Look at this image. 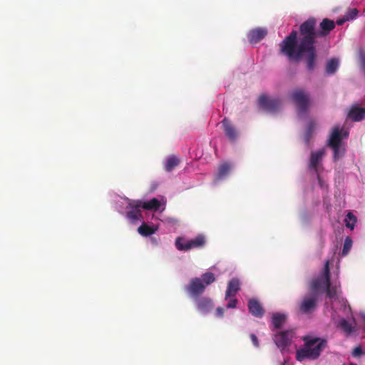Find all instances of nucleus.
Wrapping results in <instances>:
<instances>
[{"label": "nucleus", "instance_id": "423d86ee", "mask_svg": "<svg viewBox=\"0 0 365 365\" xmlns=\"http://www.w3.org/2000/svg\"><path fill=\"white\" fill-rule=\"evenodd\" d=\"M259 106L263 110L270 112H277L282 107V101L278 98H270L266 95H261L258 98Z\"/></svg>", "mask_w": 365, "mask_h": 365}, {"label": "nucleus", "instance_id": "4468645a", "mask_svg": "<svg viewBox=\"0 0 365 365\" xmlns=\"http://www.w3.org/2000/svg\"><path fill=\"white\" fill-rule=\"evenodd\" d=\"M267 34V31L263 28H257L251 30L248 34L250 43H257L263 39Z\"/></svg>", "mask_w": 365, "mask_h": 365}, {"label": "nucleus", "instance_id": "393cba45", "mask_svg": "<svg viewBox=\"0 0 365 365\" xmlns=\"http://www.w3.org/2000/svg\"><path fill=\"white\" fill-rule=\"evenodd\" d=\"M131 210L128 211L126 214V216L128 219L131 220H138L143 217L141 214V207H130Z\"/></svg>", "mask_w": 365, "mask_h": 365}, {"label": "nucleus", "instance_id": "1a4fd4ad", "mask_svg": "<svg viewBox=\"0 0 365 365\" xmlns=\"http://www.w3.org/2000/svg\"><path fill=\"white\" fill-rule=\"evenodd\" d=\"M325 155V149L322 148L321 150L312 152L309 159V168L311 170H313L316 174L319 182L321 183V177L319 174V169L321 165V162L322 160L323 157Z\"/></svg>", "mask_w": 365, "mask_h": 365}, {"label": "nucleus", "instance_id": "2f4dec72", "mask_svg": "<svg viewBox=\"0 0 365 365\" xmlns=\"http://www.w3.org/2000/svg\"><path fill=\"white\" fill-rule=\"evenodd\" d=\"M322 277L325 279V282H329V281H331L329 261H327L325 263L323 271V276Z\"/></svg>", "mask_w": 365, "mask_h": 365}, {"label": "nucleus", "instance_id": "cd10ccee", "mask_svg": "<svg viewBox=\"0 0 365 365\" xmlns=\"http://www.w3.org/2000/svg\"><path fill=\"white\" fill-rule=\"evenodd\" d=\"M201 281L206 286L211 284L215 281V274L212 272H207L201 275Z\"/></svg>", "mask_w": 365, "mask_h": 365}, {"label": "nucleus", "instance_id": "72a5a7b5", "mask_svg": "<svg viewBox=\"0 0 365 365\" xmlns=\"http://www.w3.org/2000/svg\"><path fill=\"white\" fill-rule=\"evenodd\" d=\"M363 354L362 349L360 346H356L352 351V356L354 357H359Z\"/></svg>", "mask_w": 365, "mask_h": 365}, {"label": "nucleus", "instance_id": "a878e982", "mask_svg": "<svg viewBox=\"0 0 365 365\" xmlns=\"http://www.w3.org/2000/svg\"><path fill=\"white\" fill-rule=\"evenodd\" d=\"M325 291L327 293V297L330 299H336L337 298V288L336 286L331 285V281L329 282H325Z\"/></svg>", "mask_w": 365, "mask_h": 365}, {"label": "nucleus", "instance_id": "c756f323", "mask_svg": "<svg viewBox=\"0 0 365 365\" xmlns=\"http://www.w3.org/2000/svg\"><path fill=\"white\" fill-rule=\"evenodd\" d=\"M346 226L351 230L354 229V224L356 222V217L351 213L349 212L345 219Z\"/></svg>", "mask_w": 365, "mask_h": 365}, {"label": "nucleus", "instance_id": "412c9836", "mask_svg": "<svg viewBox=\"0 0 365 365\" xmlns=\"http://www.w3.org/2000/svg\"><path fill=\"white\" fill-rule=\"evenodd\" d=\"M180 163V160L175 155L168 158L165 163L164 168L167 172H170Z\"/></svg>", "mask_w": 365, "mask_h": 365}, {"label": "nucleus", "instance_id": "473e14b6", "mask_svg": "<svg viewBox=\"0 0 365 365\" xmlns=\"http://www.w3.org/2000/svg\"><path fill=\"white\" fill-rule=\"evenodd\" d=\"M358 15L356 9H351L345 14V20H351L355 19Z\"/></svg>", "mask_w": 365, "mask_h": 365}, {"label": "nucleus", "instance_id": "f03ea898", "mask_svg": "<svg viewBox=\"0 0 365 365\" xmlns=\"http://www.w3.org/2000/svg\"><path fill=\"white\" fill-rule=\"evenodd\" d=\"M302 340L304 342L303 347L297 349L296 352V359L299 361L305 359L316 360L327 346V341L319 337L305 336Z\"/></svg>", "mask_w": 365, "mask_h": 365}, {"label": "nucleus", "instance_id": "f3484780", "mask_svg": "<svg viewBox=\"0 0 365 365\" xmlns=\"http://www.w3.org/2000/svg\"><path fill=\"white\" fill-rule=\"evenodd\" d=\"M240 282L238 279L232 278L228 282L226 293H225V299H228L231 297H234L236 295L237 292L240 290Z\"/></svg>", "mask_w": 365, "mask_h": 365}, {"label": "nucleus", "instance_id": "20e7f679", "mask_svg": "<svg viewBox=\"0 0 365 365\" xmlns=\"http://www.w3.org/2000/svg\"><path fill=\"white\" fill-rule=\"evenodd\" d=\"M290 98L295 104L297 113L304 114L311 105L309 94L302 88H297L290 93Z\"/></svg>", "mask_w": 365, "mask_h": 365}, {"label": "nucleus", "instance_id": "aec40b11", "mask_svg": "<svg viewBox=\"0 0 365 365\" xmlns=\"http://www.w3.org/2000/svg\"><path fill=\"white\" fill-rule=\"evenodd\" d=\"M287 319V316L284 314L274 313L272 317V322L275 329H279L282 327L283 324Z\"/></svg>", "mask_w": 365, "mask_h": 365}, {"label": "nucleus", "instance_id": "0eeeda50", "mask_svg": "<svg viewBox=\"0 0 365 365\" xmlns=\"http://www.w3.org/2000/svg\"><path fill=\"white\" fill-rule=\"evenodd\" d=\"M185 290L192 297L197 298L204 293L205 285L199 277L192 278L189 284L185 287Z\"/></svg>", "mask_w": 365, "mask_h": 365}, {"label": "nucleus", "instance_id": "dca6fc26", "mask_svg": "<svg viewBox=\"0 0 365 365\" xmlns=\"http://www.w3.org/2000/svg\"><path fill=\"white\" fill-rule=\"evenodd\" d=\"M247 305L250 312L253 316L261 318L264 315V310L257 299H250Z\"/></svg>", "mask_w": 365, "mask_h": 365}, {"label": "nucleus", "instance_id": "a211bd4d", "mask_svg": "<svg viewBox=\"0 0 365 365\" xmlns=\"http://www.w3.org/2000/svg\"><path fill=\"white\" fill-rule=\"evenodd\" d=\"M325 279L322 277L315 278L309 284V293H316L319 295V291L322 288H325Z\"/></svg>", "mask_w": 365, "mask_h": 365}, {"label": "nucleus", "instance_id": "9d476101", "mask_svg": "<svg viewBox=\"0 0 365 365\" xmlns=\"http://www.w3.org/2000/svg\"><path fill=\"white\" fill-rule=\"evenodd\" d=\"M128 207H142L146 210H158L160 207V202L155 197L148 202L130 200L128 204Z\"/></svg>", "mask_w": 365, "mask_h": 365}, {"label": "nucleus", "instance_id": "7ed1b4c3", "mask_svg": "<svg viewBox=\"0 0 365 365\" xmlns=\"http://www.w3.org/2000/svg\"><path fill=\"white\" fill-rule=\"evenodd\" d=\"M319 297L316 293H307L298 303L297 312L302 315L310 316L317 309Z\"/></svg>", "mask_w": 365, "mask_h": 365}, {"label": "nucleus", "instance_id": "2eb2a0df", "mask_svg": "<svg viewBox=\"0 0 365 365\" xmlns=\"http://www.w3.org/2000/svg\"><path fill=\"white\" fill-rule=\"evenodd\" d=\"M348 117L353 121L359 122L365 118V108L356 105L352 106L348 113Z\"/></svg>", "mask_w": 365, "mask_h": 365}, {"label": "nucleus", "instance_id": "9b49d317", "mask_svg": "<svg viewBox=\"0 0 365 365\" xmlns=\"http://www.w3.org/2000/svg\"><path fill=\"white\" fill-rule=\"evenodd\" d=\"M221 123L225 136L229 139L230 142L235 143L239 135V133L235 127L227 118H224Z\"/></svg>", "mask_w": 365, "mask_h": 365}, {"label": "nucleus", "instance_id": "58836bf2", "mask_svg": "<svg viewBox=\"0 0 365 365\" xmlns=\"http://www.w3.org/2000/svg\"><path fill=\"white\" fill-rule=\"evenodd\" d=\"M349 365H356V364L351 363Z\"/></svg>", "mask_w": 365, "mask_h": 365}, {"label": "nucleus", "instance_id": "bb28decb", "mask_svg": "<svg viewBox=\"0 0 365 365\" xmlns=\"http://www.w3.org/2000/svg\"><path fill=\"white\" fill-rule=\"evenodd\" d=\"M330 148L334 152L333 160L335 162L341 158L345 153V149L342 148L341 145H336L335 147Z\"/></svg>", "mask_w": 365, "mask_h": 365}, {"label": "nucleus", "instance_id": "b1692460", "mask_svg": "<svg viewBox=\"0 0 365 365\" xmlns=\"http://www.w3.org/2000/svg\"><path fill=\"white\" fill-rule=\"evenodd\" d=\"M338 327L348 335L351 334L354 330V327L345 319H341L339 322Z\"/></svg>", "mask_w": 365, "mask_h": 365}, {"label": "nucleus", "instance_id": "6ab92c4d", "mask_svg": "<svg viewBox=\"0 0 365 365\" xmlns=\"http://www.w3.org/2000/svg\"><path fill=\"white\" fill-rule=\"evenodd\" d=\"M231 165L229 163H222L218 168L217 173L215 176V181L218 182L227 177L231 170Z\"/></svg>", "mask_w": 365, "mask_h": 365}, {"label": "nucleus", "instance_id": "4c0bfd02", "mask_svg": "<svg viewBox=\"0 0 365 365\" xmlns=\"http://www.w3.org/2000/svg\"><path fill=\"white\" fill-rule=\"evenodd\" d=\"M347 20H345V16H344V19H338L337 21H336V24L338 25H342L345 21H346Z\"/></svg>", "mask_w": 365, "mask_h": 365}, {"label": "nucleus", "instance_id": "6e6552de", "mask_svg": "<svg viewBox=\"0 0 365 365\" xmlns=\"http://www.w3.org/2000/svg\"><path fill=\"white\" fill-rule=\"evenodd\" d=\"M293 334L294 333L292 330L279 331L274 334L273 340L279 349L284 350L290 345Z\"/></svg>", "mask_w": 365, "mask_h": 365}, {"label": "nucleus", "instance_id": "f8f14e48", "mask_svg": "<svg viewBox=\"0 0 365 365\" xmlns=\"http://www.w3.org/2000/svg\"><path fill=\"white\" fill-rule=\"evenodd\" d=\"M196 308L200 312L207 314L213 309L214 304L212 300L208 297H197Z\"/></svg>", "mask_w": 365, "mask_h": 365}, {"label": "nucleus", "instance_id": "5701e85b", "mask_svg": "<svg viewBox=\"0 0 365 365\" xmlns=\"http://www.w3.org/2000/svg\"><path fill=\"white\" fill-rule=\"evenodd\" d=\"M156 231V229L153 228L148 225L146 223H143L138 228V232L140 235L144 237L150 236L154 234Z\"/></svg>", "mask_w": 365, "mask_h": 365}, {"label": "nucleus", "instance_id": "4be33fe9", "mask_svg": "<svg viewBox=\"0 0 365 365\" xmlns=\"http://www.w3.org/2000/svg\"><path fill=\"white\" fill-rule=\"evenodd\" d=\"M339 68V61L336 58H331L327 63L326 73L331 75L336 73Z\"/></svg>", "mask_w": 365, "mask_h": 365}, {"label": "nucleus", "instance_id": "7c9ffc66", "mask_svg": "<svg viewBox=\"0 0 365 365\" xmlns=\"http://www.w3.org/2000/svg\"><path fill=\"white\" fill-rule=\"evenodd\" d=\"M351 246H352V240L351 239V237H346L344 240L341 255L343 256L346 255L349 253V250H351Z\"/></svg>", "mask_w": 365, "mask_h": 365}, {"label": "nucleus", "instance_id": "f257e3e1", "mask_svg": "<svg viewBox=\"0 0 365 365\" xmlns=\"http://www.w3.org/2000/svg\"><path fill=\"white\" fill-rule=\"evenodd\" d=\"M335 28V23L324 19L317 30V20L311 17L299 26V31L293 30L280 43L281 52L289 59H303L308 71H313L317 63V38L328 36Z\"/></svg>", "mask_w": 365, "mask_h": 365}, {"label": "nucleus", "instance_id": "f704fd0d", "mask_svg": "<svg viewBox=\"0 0 365 365\" xmlns=\"http://www.w3.org/2000/svg\"><path fill=\"white\" fill-rule=\"evenodd\" d=\"M237 299H231L230 302L227 304V309H233L237 306Z\"/></svg>", "mask_w": 365, "mask_h": 365}, {"label": "nucleus", "instance_id": "e433bc0d", "mask_svg": "<svg viewBox=\"0 0 365 365\" xmlns=\"http://www.w3.org/2000/svg\"><path fill=\"white\" fill-rule=\"evenodd\" d=\"M225 309L222 307H217L215 311V314L217 317H222L224 315Z\"/></svg>", "mask_w": 365, "mask_h": 365}, {"label": "nucleus", "instance_id": "c9c22d12", "mask_svg": "<svg viewBox=\"0 0 365 365\" xmlns=\"http://www.w3.org/2000/svg\"><path fill=\"white\" fill-rule=\"evenodd\" d=\"M250 336L254 346L256 347H259V344L257 336L255 334H251Z\"/></svg>", "mask_w": 365, "mask_h": 365}, {"label": "nucleus", "instance_id": "ddd939ff", "mask_svg": "<svg viewBox=\"0 0 365 365\" xmlns=\"http://www.w3.org/2000/svg\"><path fill=\"white\" fill-rule=\"evenodd\" d=\"M348 135L346 132L344 133V137L346 138ZM343 136L341 130L339 127H334L332 130L331 135L328 140L327 145L329 147H335L336 145H341Z\"/></svg>", "mask_w": 365, "mask_h": 365}, {"label": "nucleus", "instance_id": "c85d7f7f", "mask_svg": "<svg viewBox=\"0 0 365 365\" xmlns=\"http://www.w3.org/2000/svg\"><path fill=\"white\" fill-rule=\"evenodd\" d=\"M314 128H315V124L314 122H310L308 124V126H307V128L306 130V133L304 135V140L307 144H308L309 143V140L312 137Z\"/></svg>", "mask_w": 365, "mask_h": 365}, {"label": "nucleus", "instance_id": "39448f33", "mask_svg": "<svg viewBox=\"0 0 365 365\" xmlns=\"http://www.w3.org/2000/svg\"><path fill=\"white\" fill-rule=\"evenodd\" d=\"M175 247L180 251H189L192 249H199L205 245V238L202 235H199L193 239L186 240L183 237H178L175 240Z\"/></svg>", "mask_w": 365, "mask_h": 365}]
</instances>
